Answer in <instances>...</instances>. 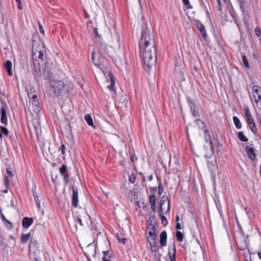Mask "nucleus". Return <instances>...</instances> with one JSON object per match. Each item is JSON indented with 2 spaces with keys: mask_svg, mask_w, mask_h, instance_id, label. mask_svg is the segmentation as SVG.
<instances>
[{
  "mask_svg": "<svg viewBox=\"0 0 261 261\" xmlns=\"http://www.w3.org/2000/svg\"><path fill=\"white\" fill-rule=\"evenodd\" d=\"M3 223L8 229H11L13 228V225L12 223L8 220H6V221H4Z\"/></svg>",
  "mask_w": 261,
  "mask_h": 261,
  "instance_id": "36",
  "label": "nucleus"
},
{
  "mask_svg": "<svg viewBox=\"0 0 261 261\" xmlns=\"http://www.w3.org/2000/svg\"><path fill=\"white\" fill-rule=\"evenodd\" d=\"M85 119L86 121V122L88 125L93 126V128H95V127L93 126V119L90 115H89V114L86 115L85 116Z\"/></svg>",
  "mask_w": 261,
  "mask_h": 261,
  "instance_id": "26",
  "label": "nucleus"
},
{
  "mask_svg": "<svg viewBox=\"0 0 261 261\" xmlns=\"http://www.w3.org/2000/svg\"><path fill=\"white\" fill-rule=\"evenodd\" d=\"M155 216L154 214H153V215H151L149 217L148 222L150 223H154V221H155Z\"/></svg>",
  "mask_w": 261,
  "mask_h": 261,
  "instance_id": "42",
  "label": "nucleus"
},
{
  "mask_svg": "<svg viewBox=\"0 0 261 261\" xmlns=\"http://www.w3.org/2000/svg\"><path fill=\"white\" fill-rule=\"evenodd\" d=\"M179 221V216H176V218H175V222H176V223H179L178 221Z\"/></svg>",
  "mask_w": 261,
  "mask_h": 261,
  "instance_id": "60",
  "label": "nucleus"
},
{
  "mask_svg": "<svg viewBox=\"0 0 261 261\" xmlns=\"http://www.w3.org/2000/svg\"><path fill=\"white\" fill-rule=\"evenodd\" d=\"M255 34L259 37L261 35V31L259 28L256 27L255 28Z\"/></svg>",
  "mask_w": 261,
  "mask_h": 261,
  "instance_id": "44",
  "label": "nucleus"
},
{
  "mask_svg": "<svg viewBox=\"0 0 261 261\" xmlns=\"http://www.w3.org/2000/svg\"><path fill=\"white\" fill-rule=\"evenodd\" d=\"M102 261H111L110 259L105 258V257H102Z\"/></svg>",
  "mask_w": 261,
  "mask_h": 261,
  "instance_id": "62",
  "label": "nucleus"
},
{
  "mask_svg": "<svg viewBox=\"0 0 261 261\" xmlns=\"http://www.w3.org/2000/svg\"><path fill=\"white\" fill-rule=\"evenodd\" d=\"M39 104L38 99L37 98V96L36 95H34L32 96L30 101L29 107H31L32 106H36Z\"/></svg>",
  "mask_w": 261,
  "mask_h": 261,
  "instance_id": "23",
  "label": "nucleus"
},
{
  "mask_svg": "<svg viewBox=\"0 0 261 261\" xmlns=\"http://www.w3.org/2000/svg\"><path fill=\"white\" fill-rule=\"evenodd\" d=\"M136 174H135L134 173H133L132 174V175H130V177H129V181L131 182L132 183L134 184L135 183V181H136Z\"/></svg>",
  "mask_w": 261,
  "mask_h": 261,
  "instance_id": "40",
  "label": "nucleus"
},
{
  "mask_svg": "<svg viewBox=\"0 0 261 261\" xmlns=\"http://www.w3.org/2000/svg\"><path fill=\"white\" fill-rule=\"evenodd\" d=\"M152 179V175H150L148 176V180L151 181Z\"/></svg>",
  "mask_w": 261,
  "mask_h": 261,
  "instance_id": "63",
  "label": "nucleus"
},
{
  "mask_svg": "<svg viewBox=\"0 0 261 261\" xmlns=\"http://www.w3.org/2000/svg\"><path fill=\"white\" fill-rule=\"evenodd\" d=\"M137 204L138 206H139L140 207H142L143 208H144L145 207H146V206L147 204V203H145L144 200L143 201H141L140 200V201H137Z\"/></svg>",
  "mask_w": 261,
  "mask_h": 261,
  "instance_id": "34",
  "label": "nucleus"
},
{
  "mask_svg": "<svg viewBox=\"0 0 261 261\" xmlns=\"http://www.w3.org/2000/svg\"><path fill=\"white\" fill-rule=\"evenodd\" d=\"M7 106L6 104L2 103L1 108V122L2 124L6 125L7 123V117L6 112L7 111Z\"/></svg>",
  "mask_w": 261,
  "mask_h": 261,
  "instance_id": "10",
  "label": "nucleus"
},
{
  "mask_svg": "<svg viewBox=\"0 0 261 261\" xmlns=\"http://www.w3.org/2000/svg\"><path fill=\"white\" fill-rule=\"evenodd\" d=\"M170 201L167 196L164 195L162 197L160 201V210L159 211V215L162 220V224L164 226L168 224V221L166 218L163 215L166 214L170 212Z\"/></svg>",
  "mask_w": 261,
  "mask_h": 261,
  "instance_id": "2",
  "label": "nucleus"
},
{
  "mask_svg": "<svg viewBox=\"0 0 261 261\" xmlns=\"http://www.w3.org/2000/svg\"><path fill=\"white\" fill-rule=\"evenodd\" d=\"M217 3L218 4V10L221 12L222 10V6L220 2V0H217Z\"/></svg>",
  "mask_w": 261,
  "mask_h": 261,
  "instance_id": "47",
  "label": "nucleus"
},
{
  "mask_svg": "<svg viewBox=\"0 0 261 261\" xmlns=\"http://www.w3.org/2000/svg\"><path fill=\"white\" fill-rule=\"evenodd\" d=\"M242 57L243 63L244 66H245V67L246 68L249 69V64L247 57L245 55L243 54L242 55Z\"/></svg>",
  "mask_w": 261,
  "mask_h": 261,
  "instance_id": "31",
  "label": "nucleus"
},
{
  "mask_svg": "<svg viewBox=\"0 0 261 261\" xmlns=\"http://www.w3.org/2000/svg\"><path fill=\"white\" fill-rule=\"evenodd\" d=\"M139 45L144 68L148 70L156 61L154 39L150 31L145 30L142 32Z\"/></svg>",
  "mask_w": 261,
  "mask_h": 261,
  "instance_id": "1",
  "label": "nucleus"
},
{
  "mask_svg": "<svg viewBox=\"0 0 261 261\" xmlns=\"http://www.w3.org/2000/svg\"><path fill=\"white\" fill-rule=\"evenodd\" d=\"M176 236L178 241L182 242L184 239L183 234L179 231H177L176 232Z\"/></svg>",
  "mask_w": 261,
  "mask_h": 261,
  "instance_id": "33",
  "label": "nucleus"
},
{
  "mask_svg": "<svg viewBox=\"0 0 261 261\" xmlns=\"http://www.w3.org/2000/svg\"><path fill=\"white\" fill-rule=\"evenodd\" d=\"M246 151L248 158L251 160H254L256 158L255 149L249 146H246Z\"/></svg>",
  "mask_w": 261,
  "mask_h": 261,
  "instance_id": "14",
  "label": "nucleus"
},
{
  "mask_svg": "<svg viewBox=\"0 0 261 261\" xmlns=\"http://www.w3.org/2000/svg\"><path fill=\"white\" fill-rule=\"evenodd\" d=\"M213 133V132H204L205 141L206 142L209 143L210 147V151L205 154V156L208 158L211 157L214 153V147L211 136V133Z\"/></svg>",
  "mask_w": 261,
  "mask_h": 261,
  "instance_id": "4",
  "label": "nucleus"
},
{
  "mask_svg": "<svg viewBox=\"0 0 261 261\" xmlns=\"http://www.w3.org/2000/svg\"><path fill=\"white\" fill-rule=\"evenodd\" d=\"M114 85L113 84H110V85L107 86V88L110 89L111 91H113L114 90Z\"/></svg>",
  "mask_w": 261,
  "mask_h": 261,
  "instance_id": "50",
  "label": "nucleus"
},
{
  "mask_svg": "<svg viewBox=\"0 0 261 261\" xmlns=\"http://www.w3.org/2000/svg\"><path fill=\"white\" fill-rule=\"evenodd\" d=\"M157 179L159 182L158 194L159 195H161L164 192V187L161 182V178L157 177Z\"/></svg>",
  "mask_w": 261,
  "mask_h": 261,
  "instance_id": "25",
  "label": "nucleus"
},
{
  "mask_svg": "<svg viewBox=\"0 0 261 261\" xmlns=\"http://www.w3.org/2000/svg\"><path fill=\"white\" fill-rule=\"evenodd\" d=\"M33 219L32 218L24 217L22 221V227L24 228H28L33 223Z\"/></svg>",
  "mask_w": 261,
  "mask_h": 261,
  "instance_id": "15",
  "label": "nucleus"
},
{
  "mask_svg": "<svg viewBox=\"0 0 261 261\" xmlns=\"http://www.w3.org/2000/svg\"><path fill=\"white\" fill-rule=\"evenodd\" d=\"M150 248L151 252H156L158 251V247L156 245L151 246L150 247Z\"/></svg>",
  "mask_w": 261,
  "mask_h": 261,
  "instance_id": "45",
  "label": "nucleus"
},
{
  "mask_svg": "<svg viewBox=\"0 0 261 261\" xmlns=\"http://www.w3.org/2000/svg\"><path fill=\"white\" fill-rule=\"evenodd\" d=\"M38 129H39V128H38L36 126H34V127L32 128H30V130H31V129H34L35 130H37Z\"/></svg>",
  "mask_w": 261,
  "mask_h": 261,
  "instance_id": "59",
  "label": "nucleus"
},
{
  "mask_svg": "<svg viewBox=\"0 0 261 261\" xmlns=\"http://www.w3.org/2000/svg\"><path fill=\"white\" fill-rule=\"evenodd\" d=\"M194 123L196 125L197 127H195L196 129H203L204 127V124L202 121L200 119H197Z\"/></svg>",
  "mask_w": 261,
  "mask_h": 261,
  "instance_id": "21",
  "label": "nucleus"
},
{
  "mask_svg": "<svg viewBox=\"0 0 261 261\" xmlns=\"http://www.w3.org/2000/svg\"><path fill=\"white\" fill-rule=\"evenodd\" d=\"M150 237H151L150 239H149V237H147V241L149 244L150 247L156 245L158 236L154 234V236H150Z\"/></svg>",
  "mask_w": 261,
  "mask_h": 261,
  "instance_id": "19",
  "label": "nucleus"
},
{
  "mask_svg": "<svg viewBox=\"0 0 261 261\" xmlns=\"http://www.w3.org/2000/svg\"><path fill=\"white\" fill-rule=\"evenodd\" d=\"M66 149V147L64 144H62L60 147L59 150H61L62 154L65 155V150Z\"/></svg>",
  "mask_w": 261,
  "mask_h": 261,
  "instance_id": "39",
  "label": "nucleus"
},
{
  "mask_svg": "<svg viewBox=\"0 0 261 261\" xmlns=\"http://www.w3.org/2000/svg\"><path fill=\"white\" fill-rule=\"evenodd\" d=\"M39 31H40V33H42V34H44V31L43 29V27L41 24H39Z\"/></svg>",
  "mask_w": 261,
  "mask_h": 261,
  "instance_id": "53",
  "label": "nucleus"
},
{
  "mask_svg": "<svg viewBox=\"0 0 261 261\" xmlns=\"http://www.w3.org/2000/svg\"><path fill=\"white\" fill-rule=\"evenodd\" d=\"M12 62L8 60L5 63V67L7 71L8 74L9 76H11L13 75V73L12 71Z\"/></svg>",
  "mask_w": 261,
  "mask_h": 261,
  "instance_id": "17",
  "label": "nucleus"
},
{
  "mask_svg": "<svg viewBox=\"0 0 261 261\" xmlns=\"http://www.w3.org/2000/svg\"><path fill=\"white\" fill-rule=\"evenodd\" d=\"M0 133H3L4 135L6 137H8L9 134V132H0Z\"/></svg>",
  "mask_w": 261,
  "mask_h": 261,
  "instance_id": "58",
  "label": "nucleus"
},
{
  "mask_svg": "<svg viewBox=\"0 0 261 261\" xmlns=\"http://www.w3.org/2000/svg\"><path fill=\"white\" fill-rule=\"evenodd\" d=\"M257 119L259 124L261 125V112L257 113Z\"/></svg>",
  "mask_w": 261,
  "mask_h": 261,
  "instance_id": "48",
  "label": "nucleus"
},
{
  "mask_svg": "<svg viewBox=\"0 0 261 261\" xmlns=\"http://www.w3.org/2000/svg\"><path fill=\"white\" fill-rule=\"evenodd\" d=\"M31 233H28L26 234H22L21 237V241L22 243H26L30 238Z\"/></svg>",
  "mask_w": 261,
  "mask_h": 261,
  "instance_id": "29",
  "label": "nucleus"
},
{
  "mask_svg": "<svg viewBox=\"0 0 261 261\" xmlns=\"http://www.w3.org/2000/svg\"><path fill=\"white\" fill-rule=\"evenodd\" d=\"M211 136L213 141L219 146L220 145V142H219L218 136L216 134V132H213V133H211Z\"/></svg>",
  "mask_w": 261,
  "mask_h": 261,
  "instance_id": "28",
  "label": "nucleus"
},
{
  "mask_svg": "<svg viewBox=\"0 0 261 261\" xmlns=\"http://www.w3.org/2000/svg\"><path fill=\"white\" fill-rule=\"evenodd\" d=\"M66 132L67 133V134H68L67 135V137L69 138H71V140H73V137L72 132Z\"/></svg>",
  "mask_w": 261,
  "mask_h": 261,
  "instance_id": "49",
  "label": "nucleus"
},
{
  "mask_svg": "<svg viewBox=\"0 0 261 261\" xmlns=\"http://www.w3.org/2000/svg\"><path fill=\"white\" fill-rule=\"evenodd\" d=\"M72 195L71 204L74 207H77L78 206L79 199H78V188L75 186L74 183L72 186Z\"/></svg>",
  "mask_w": 261,
  "mask_h": 261,
  "instance_id": "9",
  "label": "nucleus"
},
{
  "mask_svg": "<svg viewBox=\"0 0 261 261\" xmlns=\"http://www.w3.org/2000/svg\"><path fill=\"white\" fill-rule=\"evenodd\" d=\"M150 205H151V210L155 213L156 212L155 204H151Z\"/></svg>",
  "mask_w": 261,
  "mask_h": 261,
  "instance_id": "52",
  "label": "nucleus"
},
{
  "mask_svg": "<svg viewBox=\"0 0 261 261\" xmlns=\"http://www.w3.org/2000/svg\"><path fill=\"white\" fill-rule=\"evenodd\" d=\"M175 228L177 230H179V229H181V225L179 223H176Z\"/></svg>",
  "mask_w": 261,
  "mask_h": 261,
  "instance_id": "51",
  "label": "nucleus"
},
{
  "mask_svg": "<svg viewBox=\"0 0 261 261\" xmlns=\"http://www.w3.org/2000/svg\"><path fill=\"white\" fill-rule=\"evenodd\" d=\"M94 33H95V35H96L99 37V36H98L97 30V29H96V28H95V29L94 30Z\"/></svg>",
  "mask_w": 261,
  "mask_h": 261,
  "instance_id": "61",
  "label": "nucleus"
},
{
  "mask_svg": "<svg viewBox=\"0 0 261 261\" xmlns=\"http://www.w3.org/2000/svg\"><path fill=\"white\" fill-rule=\"evenodd\" d=\"M110 81H111V84H113L115 85V77L111 73L110 74Z\"/></svg>",
  "mask_w": 261,
  "mask_h": 261,
  "instance_id": "46",
  "label": "nucleus"
},
{
  "mask_svg": "<svg viewBox=\"0 0 261 261\" xmlns=\"http://www.w3.org/2000/svg\"><path fill=\"white\" fill-rule=\"evenodd\" d=\"M252 105L255 110L261 111V87L254 85L252 88Z\"/></svg>",
  "mask_w": 261,
  "mask_h": 261,
  "instance_id": "3",
  "label": "nucleus"
},
{
  "mask_svg": "<svg viewBox=\"0 0 261 261\" xmlns=\"http://www.w3.org/2000/svg\"><path fill=\"white\" fill-rule=\"evenodd\" d=\"M76 221L80 224V225L83 226L82 220L80 218H77Z\"/></svg>",
  "mask_w": 261,
  "mask_h": 261,
  "instance_id": "54",
  "label": "nucleus"
},
{
  "mask_svg": "<svg viewBox=\"0 0 261 261\" xmlns=\"http://www.w3.org/2000/svg\"><path fill=\"white\" fill-rule=\"evenodd\" d=\"M182 2L186 6H188L190 4L189 0H182Z\"/></svg>",
  "mask_w": 261,
  "mask_h": 261,
  "instance_id": "56",
  "label": "nucleus"
},
{
  "mask_svg": "<svg viewBox=\"0 0 261 261\" xmlns=\"http://www.w3.org/2000/svg\"><path fill=\"white\" fill-rule=\"evenodd\" d=\"M168 255H169L170 261H176V248L174 245L173 248L172 254H171V253L170 252H169Z\"/></svg>",
  "mask_w": 261,
  "mask_h": 261,
  "instance_id": "27",
  "label": "nucleus"
},
{
  "mask_svg": "<svg viewBox=\"0 0 261 261\" xmlns=\"http://www.w3.org/2000/svg\"><path fill=\"white\" fill-rule=\"evenodd\" d=\"M233 120L236 128L237 129H241L242 127V124L239 119L237 116H233Z\"/></svg>",
  "mask_w": 261,
  "mask_h": 261,
  "instance_id": "24",
  "label": "nucleus"
},
{
  "mask_svg": "<svg viewBox=\"0 0 261 261\" xmlns=\"http://www.w3.org/2000/svg\"><path fill=\"white\" fill-rule=\"evenodd\" d=\"M197 28L200 32V33L201 34L203 38L205 39L207 35L204 25L202 23L198 22L197 23Z\"/></svg>",
  "mask_w": 261,
  "mask_h": 261,
  "instance_id": "18",
  "label": "nucleus"
},
{
  "mask_svg": "<svg viewBox=\"0 0 261 261\" xmlns=\"http://www.w3.org/2000/svg\"><path fill=\"white\" fill-rule=\"evenodd\" d=\"M149 202L150 205L155 204V196L154 195V194H152L149 196Z\"/></svg>",
  "mask_w": 261,
  "mask_h": 261,
  "instance_id": "35",
  "label": "nucleus"
},
{
  "mask_svg": "<svg viewBox=\"0 0 261 261\" xmlns=\"http://www.w3.org/2000/svg\"><path fill=\"white\" fill-rule=\"evenodd\" d=\"M40 252L38 249H37L36 251V250H34L33 252V256H34V259L35 261H40Z\"/></svg>",
  "mask_w": 261,
  "mask_h": 261,
  "instance_id": "30",
  "label": "nucleus"
},
{
  "mask_svg": "<svg viewBox=\"0 0 261 261\" xmlns=\"http://www.w3.org/2000/svg\"><path fill=\"white\" fill-rule=\"evenodd\" d=\"M160 244L161 247L167 245V233L165 230L161 232L160 235Z\"/></svg>",
  "mask_w": 261,
  "mask_h": 261,
  "instance_id": "13",
  "label": "nucleus"
},
{
  "mask_svg": "<svg viewBox=\"0 0 261 261\" xmlns=\"http://www.w3.org/2000/svg\"><path fill=\"white\" fill-rule=\"evenodd\" d=\"M1 217H2V220L3 222L4 221H6V220H7L6 219V218H5V217L4 216V215L3 214H1Z\"/></svg>",
  "mask_w": 261,
  "mask_h": 261,
  "instance_id": "57",
  "label": "nucleus"
},
{
  "mask_svg": "<svg viewBox=\"0 0 261 261\" xmlns=\"http://www.w3.org/2000/svg\"><path fill=\"white\" fill-rule=\"evenodd\" d=\"M117 236V239L119 243H122L124 244L126 243L127 240L126 238H120L118 235Z\"/></svg>",
  "mask_w": 261,
  "mask_h": 261,
  "instance_id": "41",
  "label": "nucleus"
},
{
  "mask_svg": "<svg viewBox=\"0 0 261 261\" xmlns=\"http://www.w3.org/2000/svg\"><path fill=\"white\" fill-rule=\"evenodd\" d=\"M38 245V243L37 241L34 239H31L30 243L29 245V249L30 250H31L32 249L36 250L38 248V247L37 245Z\"/></svg>",
  "mask_w": 261,
  "mask_h": 261,
  "instance_id": "22",
  "label": "nucleus"
},
{
  "mask_svg": "<svg viewBox=\"0 0 261 261\" xmlns=\"http://www.w3.org/2000/svg\"><path fill=\"white\" fill-rule=\"evenodd\" d=\"M34 200L39 209L40 208V201L42 197V193L39 187L36 186L32 189Z\"/></svg>",
  "mask_w": 261,
  "mask_h": 261,
  "instance_id": "8",
  "label": "nucleus"
},
{
  "mask_svg": "<svg viewBox=\"0 0 261 261\" xmlns=\"http://www.w3.org/2000/svg\"><path fill=\"white\" fill-rule=\"evenodd\" d=\"M150 191L151 193H153V194H154V192L156 191V187H152L150 188Z\"/></svg>",
  "mask_w": 261,
  "mask_h": 261,
  "instance_id": "55",
  "label": "nucleus"
},
{
  "mask_svg": "<svg viewBox=\"0 0 261 261\" xmlns=\"http://www.w3.org/2000/svg\"><path fill=\"white\" fill-rule=\"evenodd\" d=\"M258 257L261 259V252L258 253Z\"/></svg>",
  "mask_w": 261,
  "mask_h": 261,
  "instance_id": "64",
  "label": "nucleus"
},
{
  "mask_svg": "<svg viewBox=\"0 0 261 261\" xmlns=\"http://www.w3.org/2000/svg\"><path fill=\"white\" fill-rule=\"evenodd\" d=\"M238 137L239 139L243 142H247L248 141V139L247 137L244 135L242 132H239L238 133Z\"/></svg>",
  "mask_w": 261,
  "mask_h": 261,
  "instance_id": "32",
  "label": "nucleus"
},
{
  "mask_svg": "<svg viewBox=\"0 0 261 261\" xmlns=\"http://www.w3.org/2000/svg\"><path fill=\"white\" fill-rule=\"evenodd\" d=\"M61 174L63 176L64 181L66 184L69 182V175L67 171V167L65 164H62L59 169Z\"/></svg>",
  "mask_w": 261,
  "mask_h": 261,
  "instance_id": "12",
  "label": "nucleus"
},
{
  "mask_svg": "<svg viewBox=\"0 0 261 261\" xmlns=\"http://www.w3.org/2000/svg\"><path fill=\"white\" fill-rule=\"evenodd\" d=\"M244 117L251 130H253L255 128V124L254 122L253 118L251 115L250 111L248 107H245L243 110Z\"/></svg>",
  "mask_w": 261,
  "mask_h": 261,
  "instance_id": "6",
  "label": "nucleus"
},
{
  "mask_svg": "<svg viewBox=\"0 0 261 261\" xmlns=\"http://www.w3.org/2000/svg\"><path fill=\"white\" fill-rule=\"evenodd\" d=\"M6 165H7V164H6ZM7 168H6V172L8 174V176H6L4 178V185L5 186V189L2 190V192L5 193H7L8 187L10 184V181L9 179V177H13L14 176V173L13 172V170L12 168L8 167V166H7Z\"/></svg>",
  "mask_w": 261,
  "mask_h": 261,
  "instance_id": "7",
  "label": "nucleus"
},
{
  "mask_svg": "<svg viewBox=\"0 0 261 261\" xmlns=\"http://www.w3.org/2000/svg\"><path fill=\"white\" fill-rule=\"evenodd\" d=\"M92 61L94 65H95L96 66L98 65L99 62L98 60H96L95 59V55L94 53H92Z\"/></svg>",
  "mask_w": 261,
  "mask_h": 261,
  "instance_id": "37",
  "label": "nucleus"
},
{
  "mask_svg": "<svg viewBox=\"0 0 261 261\" xmlns=\"http://www.w3.org/2000/svg\"><path fill=\"white\" fill-rule=\"evenodd\" d=\"M29 110L32 114H37L40 111V107L39 104L36 106H32L29 107Z\"/></svg>",
  "mask_w": 261,
  "mask_h": 261,
  "instance_id": "20",
  "label": "nucleus"
},
{
  "mask_svg": "<svg viewBox=\"0 0 261 261\" xmlns=\"http://www.w3.org/2000/svg\"><path fill=\"white\" fill-rule=\"evenodd\" d=\"M45 50L42 47H39L38 49L35 48L34 46L33 47V59L36 61L38 59V64H40V61L42 62L45 58Z\"/></svg>",
  "mask_w": 261,
  "mask_h": 261,
  "instance_id": "5",
  "label": "nucleus"
},
{
  "mask_svg": "<svg viewBox=\"0 0 261 261\" xmlns=\"http://www.w3.org/2000/svg\"><path fill=\"white\" fill-rule=\"evenodd\" d=\"M103 257H105V258H107V257H108L107 259H110V258H111V255L109 254V250L103 251Z\"/></svg>",
  "mask_w": 261,
  "mask_h": 261,
  "instance_id": "38",
  "label": "nucleus"
},
{
  "mask_svg": "<svg viewBox=\"0 0 261 261\" xmlns=\"http://www.w3.org/2000/svg\"><path fill=\"white\" fill-rule=\"evenodd\" d=\"M147 229H149L148 234L150 236H154L156 234V227H155V223H150L148 222Z\"/></svg>",
  "mask_w": 261,
  "mask_h": 261,
  "instance_id": "16",
  "label": "nucleus"
},
{
  "mask_svg": "<svg viewBox=\"0 0 261 261\" xmlns=\"http://www.w3.org/2000/svg\"><path fill=\"white\" fill-rule=\"evenodd\" d=\"M51 87L54 89V93L58 94L63 89L64 85L61 81H56L52 82Z\"/></svg>",
  "mask_w": 261,
  "mask_h": 261,
  "instance_id": "11",
  "label": "nucleus"
},
{
  "mask_svg": "<svg viewBox=\"0 0 261 261\" xmlns=\"http://www.w3.org/2000/svg\"><path fill=\"white\" fill-rule=\"evenodd\" d=\"M36 134L38 141H41L42 132H36Z\"/></svg>",
  "mask_w": 261,
  "mask_h": 261,
  "instance_id": "43",
  "label": "nucleus"
}]
</instances>
